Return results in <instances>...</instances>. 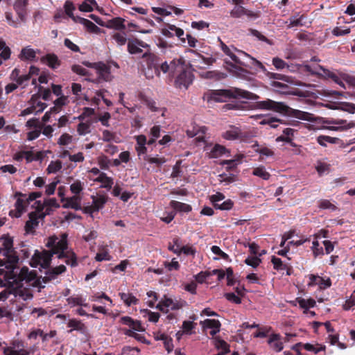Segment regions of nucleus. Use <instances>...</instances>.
<instances>
[{
    "label": "nucleus",
    "mask_w": 355,
    "mask_h": 355,
    "mask_svg": "<svg viewBox=\"0 0 355 355\" xmlns=\"http://www.w3.org/2000/svg\"><path fill=\"white\" fill-rule=\"evenodd\" d=\"M0 300H6L10 294H15L25 284L35 285L37 282V272L30 271L24 266L19 268L17 263H10L5 257L0 258Z\"/></svg>",
    "instance_id": "1"
},
{
    "label": "nucleus",
    "mask_w": 355,
    "mask_h": 355,
    "mask_svg": "<svg viewBox=\"0 0 355 355\" xmlns=\"http://www.w3.org/2000/svg\"><path fill=\"white\" fill-rule=\"evenodd\" d=\"M46 247L49 248L53 254L59 259H65L66 264L75 267L78 266L77 256L73 250L69 248L68 234L62 233L60 236H50L47 239Z\"/></svg>",
    "instance_id": "2"
},
{
    "label": "nucleus",
    "mask_w": 355,
    "mask_h": 355,
    "mask_svg": "<svg viewBox=\"0 0 355 355\" xmlns=\"http://www.w3.org/2000/svg\"><path fill=\"white\" fill-rule=\"evenodd\" d=\"M256 107L260 110H272L278 113L288 114L293 117L311 121L313 120V114L309 112L289 107L282 102H276L271 99L256 102Z\"/></svg>",
    "instance_id": "3"
},
{
    "label": "nucleus",
    "mask_w": 355,
    "mask_h": 355,
    "mask_svg": "<svg viewBox=\"0 0 355 355\" xmlns=\"http://www.w3.org/2000/svg\"><path fill=\"white\" fill-rule=\"evenodd\" d=\"M230 98H243L250 100H257L259 98L255 94L239 88L233 89H217L210 92L209 98L216 102H224Z\"/></svg>",
    "instance_id": "4"
},
{
    "label": "nucleus",
    "mask_w": 355,
    "mask_h": 355,
    "mask_svg": "<svg viewBox=\"0 0 355 355\" xmlns=\"http://www.w3.org/2000/svg\"><path fill=\"white\" fill-rule=\"evenodd\" d=\"M0 240L2 241V247L0 248V255L5 257L6 259L11 264L18 263L19 256L13 248V239L8 234H3Z\"/></svg>",
    "instance_id": "5"
},
{
    "label": "nucleus",
    "mask_w": 355,
    "mask_h": 355,
    "mask_svg": "<svg viewBox=\"0 0 355 355\" xmlns=\"http://www.w3.org/2000/svg\"><path fill=\"white\" fill-rule=\"evenodd\" d=\"M53 255L50 250H43L41 252L35 250L32 257L31 265L33 267H37L40 265L44 269L49 268Z\"/></svg>",
    "instance_id": "6"
},
{
    "label": "nucleus",
    "mask_w": 355,
    "mask_h": 355,
    "mask_svg": "<svg viewBox=\"0 0 355 355\" xmlns=\"http://www.w3.org/2000/svg\"><path fill=\"white\" fill-rule=\"evenodd\" d=\"M185 64V60L183 58H174L169 63L167 61H164L161 66V71L164 73H168L172 76H175L180 71L183 70Z\"/></svg>",
    "instance_id": "7"
},
{
    "label": "nucleus",
    "mask_w": 355,
    "mask_h": 355,
    "mask_svg": "<svg viewBox=\"0 0 355 355\" xmlns=\"http://www.w3.org/2000/svg\"><path fill=\"white\" fill-rule=\"evenodd\" d=\"M142 58L144 59L148 69L153 70L154 73L157 76H159L162 71L161 66L164 61L156 54L150 52L144 53L142 55Z\"/></svg>",
    "instance_id": "8"
},
{
    "label": "nucleus",
    "mask_w": 355,
    "mask_h": 355,
    "mask_svg": "<svg viewBox=\"0 0 355 355\" xmlns=\"http://www.w3.org/2000/svg\"><path fill=\"white\" fill-rule=\"evenodd\" d=\"M223 53L228 55L236 64L230 63L229 65L232 68V71L237 75H242L246 72L241 66L248 67V65L241 60V58L235 55L229 46H225Z\"/></svg>",
    "instance_id": "9"
},
{
    "label": "nucleus",
    "mask_w": 355,
    "mask_h": 355,
    "mask_svg": "<svg viewBox=\"0 0 355 355\" xmlns=\"http://www.w3.org/2000/svg\"><path fill=\"white\" fill-rule=\"evenodd\" d=\"M304 70L306 72H309L311 74L318 75L320 74L321 71H323L327 76H328L331 79H332L335 83L338 84L343 87H345L344 83L340 79V78L334 73L331 72L328 70H326L322 66L317 64L314 67H311L309 64L304 65Z\"/></svg>",
    "instance_id": "10"
},
{
    "label": "nucleus",
    "mask_w": 355,
    "mask_h": 355,
    "mask_svg": "<svg viewBox=\"0 0 355 355\" xmlns=\"http://www.w3.org/2000/svg\"><path fill=\"white\" fill-rule=\"evenodd\" d=\"M175 78V85L178 87H184L188 88L189 85L192 83L193 81V74L191 72L190 69L185 64L182 71H180L178 74H176Z\"/></svg>",
    "instance_id": "11"
},
{
    "label": "nucleus",
    "mask_w": 355,
    "mask_h": 355,
    "mask_svg": "<svg viewBox=\"0 0 355 355\" xmlns=\"http://www.w3.org/2000/svg\"><path fill=\"white\" fill-rule=\"evenodd\" d=\"M12 346L6 347L3 349V355H29L30 352L24 349V343L19 340H15Z\"/></svg>",
    "instance_id": "12"
},
{
    "label": "nucleus",
    "mask_w": 355,
    "mask_h": 355,
    "mask_svg": "<svg viewBox=\"0 0 355 355\" xmlns=\"http://www.w3.org/2000/svg\"><path fill=\"white\" fill-rule=\"evenodd\" d=\"M45 275L42 277V282L45 284L56 279L58 276L67 270L64 265H60L53 268H46Z\"/></svg>",
    "instance_id": "13"
},
{
    "label": "nucleus",
    "mask_w": 355,
    "mask_h": 355,
    "mask_svg": "<svg viewBox=\"0 0 355 355\" xmlns=\"http://www.w3.org/2000/svg\"><path fill=\"white\" fill-rule=\"evenodd\" d=\"M96 70L98 73V80L95 81L88 78L87 80L92 81L93 83H97L100 82L101 80L109 81L110 80L111 71L110 66L102 62H98V65L97 66Z\"/></svg>",
    "instance_id": "14"
},
{
    "label": "nucleus",
    "mask_w": 355,
    "mask_h": 355,
    "mask_svg": "<svg viewBox=\"0 0 355 355\" xmlns=\"http://www.w3.org/2000/svg\"><path fill=\"white\" fill-rule=\"evenodd\" d=\"M26 194H24L19 191H17L14 194V197L17 198V200L15 204L16 211L14 214V216L16 218H19L22 213L25 211L26 207L29 205L27 203L26 199H22L21 197H25Z\"/></svg>",
    "instance_id": "15"
},
{
    "label": "nucleus",
    "mask_w": 355,
    "mask_h": 355,
    "mask_svg": "<svg viewBox=\"0 0 355 355\" xmlns=\"http://www.w3.org/2000/svg\"><path fill=\"white\" fill-rule=\"evenodd\" d=\"M223 137L227 140H243L246 136L245 133L243 132L241 130L235 126H232L223 134Z\"/></svg>",
    "instance_id": "16"
},
{
    "label": "nucleus",
    "mask_w": 355,
    "mask_h": 355,
    "mask_svg": "<svg viewBox=\"0 0 355 355\" xmlns=\"http://www.w3.org/2000/svg\"><path fill=\"white\" fill-rule=\"evenodd\" d=\"M42 63L46 64L52 69H56L61 65V60L55 53H47L40 58Z\"/></svg>",
    "instance_id": "17"
},
{
    "label": "nucleus",
    "mask_w": 355,
    "mask_h": 355,
    "mask_svg": "<svg viewBox=\"0 0 355 355\" xmlns=\"http://www.w3.org/2000/svg\"><path fill=\"white\" fill-rule=\"evenodd\" d=\"M324 123L328 125H336V126L332 125L329 126L328 129L331 130H338L340 129H348L352 127H354V124L353 123H347L346 120L343 119H327L324 122Z\"/></svg>",
    "instance_id": "18"
},
{
    "label": "nucleus",
    "mask_w": 355,
    "mask_h": 355,
    "mask_svg": "<svg viewBox=\"0 0 355 355\" xmlns=\"http://www.w3.org/2000/svg\"><path fill=\"white\" fill-rule=\"evenodd\" d=\"M309 279L310 282L308 284L309 286L318 285L320 289H325L331 286V281L329 278L324 279L318 275H310Z\"/></svg>",
    "instance_id": "19"
},
{
    "label": "nucleus",
    "mask_w": 355,
    "mask_h": 355,
    "mask_svg": "<svg viewBox=\"0 0 355 355\" xmlns=\"http://www.w3.org/2000/svg\"><path fill=\"white\" fill-rule=\"evenodd\" d=\"M62 202H65L63 204L62 207L65 209H73L75 210L82 209L80 205L81 198L79 196H73L70 198H61Z\"/></svg>",
    "instance_id": "20"
},
{
    "label": "nucleus",
    "mask_w": 355,
    "mask_h": 355,
    "mask_svg": "<svg viewBox=\"0 0 355 355\" xmlns=\"http://www.w3.org/2000/svg\"><path fill=\"white\" fill-rule=\"evenodd\" d=\"M27 0H15L14 9L21 21H25L26 17Z\"/></svg>",
    "instance_id": "21"
},
{
    "label": "nucleus",
    "mask_w": 355,
    "mask_h": 355,
    "mask_svg": "<svg viewBox=\"0 0 355 355\" xmlns=\"http://www.w3.org/2000/svg\"><path fill=\"white\" fill-rule=\"evenodd\" d=\"M67 327L70 328L68 333H71L73 331H79L81 334H85L87 327L80 320L76 318L69 319L67 323Z\"/></svg>",
    "instance_id": "22"
},
{
    "label": "nucleus",
    "mask_w": 355,
    "mask_h": 355,
    "mask_svg": "<svg viewBox=\"0 0 355 355\" xmlns=\"http://www.w3.org/2000/svg\"><path fill=\"white\" fill-rule=\"evenodd\" d=\"M120 322L125 325L129 326L132 330L137 331H144L141 326V323L139 320H134L130 316H123L120 319Z\"/></svg>",
    "instance_id": "23"
},
{
    "label": "nucleus",
    "mask_w": 355,
    "mask_h": 355,
    "mask_svg": "<svg viewBox=\"0 0 355 355\" xmlns=\"http://www.w3.org/2000/svg\"><path fill=\"white\" fill-rule=\"evenodd\" d=\"M268 343L270 347L277 352H279L283 349V343L281 340V336L279 334H272L270 336Z\"/></svg>",
    "instance_id": "24"
},
{
    "label": "nucleus",
    "mask_w": 355,
    "mask_h": 355,
    "mask_svg": "<svg viewBox=\"0 0 355 355\" xmlns=\"http://www.w3.org/2000/svg\"><path fill=\"white\" fill-rule=\"evenodd\" d=\"M29 220L26 222L25 230L27 233L31 232L38 225V216L37 214L32 211L29 214Z\"/></svg>",
    "instance_id": "25"
},
{
    "label": "nucleus",
    "mask_w": 355,
    "mask_h": 355,
    "mask_svg": "<svg viewBox=\"0 0 355 355\" xmlns=\"http://www.w3.org/2000/svg\"><path fill=\"white\" fill-rule=\"evenodd\" d=\"M95 182L101 183V187L108 190L112 188L114 184L113 179L110 177H108L105 173H101L99 174V175L95 179Z\"/></svg>",
    "instance_id": "26"
},
{
    "label": "nucleus",
    "mask_w": 355,
    "mask_h": 355,
    "mask_svg": "<svg viewBox=\"0 0 355 355\" xmlns=\"http://www.w3.org/2000/svg\"><path fill=\"white\" fill-rule=\"evenodd\" d=\"M124 19L121 17H114L112 19H109L105 23V27L109 28H114L116 30L125 29Z\"/></svg>",
    "instance_id": "27"
},
{
    "label": "nucleus",
    "mask_w": 355,
    "mask_h": 355,
    "mask_svg": "<svg viewBox=\"0 0 355 355\" xmlns=\"http://www.w3.org/2000/svg\"><path fill=\"white\" fill-rule=\"evenodd\" d=\"M36 58V52L34 49L26 46L23 48L19 55V58L21 60L33 61Z\"/></svg>",
    "instance_id": "28"
},
{
    "label": "nucleus",
    "mask_w": 355,
    "mask_h": 355,
    "mask_svg": "<svg viewBox=\"0 0 355 355\" xmlns=\"http://www.w3.org/2000/svg\"><path fill=\"white\" fill-rule=\"evenodd\" d=\"M170 206L175 211L180 212L189 213L192 210V207L190 205L176 200H171L170 202Z\"/></svg>",
    "instance_id": "29"
},
{
    "label": "nucleus",
    "mask_w": 355,
    "mask_h": 355,
    "mask_svg": "<svg viewBox=\"0 0 355 355\" xmlns=\"http://www.w3.org/2000/svg\"><path fill=\"white\" fill-rule=\"evenodd\" d=\"M92 205L96 211L103 209L107 202L108 197L105 195H99L98 196H92Z\"/></svg>",
    "instance_id": "30"
},
{
    "label": "nucleus",
    "mask_w": 355,
    "mask_h": 355,
    "mask_svg": "<svg viewBox=\"0 0 355 355\" xmlns=\"http://www.w3.org/2000/svg\"><path fill=\"white\" fill-rule=\"evenodd\" d=\"M76 20L78 21L77 23H80L84 25L87 30L90 33H96L99 31V28L89 19H85L83 17H78Z\"/></svg>",
    "instance_id": "31"
},
{
    "label": "nucleus",
    "mask_w": 355,
    "mask_h": 355,
    "mask_svg": "<svg viewBox=\"0 0 355 355\" xmlns=\"http://www.w3.org/2000/svg\"><path fill=\"white\" fill-rule=\"evenodd\" d=\"M119 296L128 306H130L132 304H137L139 302V300L132 293H120Z\"/></svg>",
    "instance_id": "32"
},
{
    "label": "nucleus",
    "mask_w": 355,
    "mask_h": 355,
    "mask_svg": "<svg viewBox=\"0 0 355 355\" xmlns=\"http://www.w3.org/2000/svg\"><path fill=\"white\" fill-rule=\"evenodd\" d=\"M272 62L277 70H282L286 68L290 71H295V69L291 68L293 67L292 66L288 65L285 61L278 57L273 58Z\"/></svg>",
    "instance_id": "33"
},
{
    "label": "nucleus",
    "mask_w": 355,
    "mask_h": 355,
    "mask_svg": "<svg viewBox=\"0 0 355 355\" xmlns=\"http://www.w3.org/2000/svg\"><path fill=\"white\" fill-rule=\"evenodd\" d=\"M200 324L203 328L207 329H220V322L218 320L214 319H206L204 321L200 322Z\"/></svg>",
    "instance_id": "34"
},
{
    "label": "nucleus",
    "mask_w": 355,
    "mask_h": 355,
    "mask_svg": "<svg viewBox=\"0 0 355 355\" xmlns=\"http://www.w3.org/2000/svg\"><path fill=\"white\" fill-rule=\"evenodd\" d=\"M226 153L230 154L229 150H227L225 146H221L220 144H216L211 151V155L212 157H218Z\"/></svg>",
    "instance_id": "35"
},
{
    "label": "nucleus",
    "mask_w": 355,
    "mask_h": 355,
    "mask_svg": "<svg viewBox=\"0 0 355 355\" xmlns=\"http://www.w3.org/2000/svg\"><path fill=\"white\" fill-rule=\"evenodd\" d=\"M144 159L148 162L149 164H155L157 167H160L163 164L166 162V159L164 157H153L146 155Z\"/></svg>",
    "instance_id": "36"
},
{
    "label": "nucleus",
    "mask_w": 355,
    "mask_h": 355,
    "mask_svg": "<svg viewBox=\"0 0 355 355\" xmlns=\"http://www.w3.org/2000/svg\"><path fill=\"white\" fill-rule=\"evenodd\" d=\"M10 49L6 46L3 40H0V57L4 60H8L10 57Z\"/></svg>",
    "instance_id": "37"
},
{
    "label": "nucleus",
    "mask_w": 355,
    "mask_h": 355,
    "mask_svg": "<svg viewBox=\"0 0 355 355\" xmlns=\"http://www.w3.org/2000/svg\"><path fill=\"white\" fill-rule=\"evenodd\" d=\"M64 12H65L66 15L69 17L71 18L73 21L77 23L78 21L76 19H78V17H76L73 15V11L75 10V7H74L73 3L70 1H67L64 3Z\"/></svg>",
    "instance_id": "38"
},
{
    "label": "nucleus",
    "mask_w": 355,
    "mask_h": 355,
    "mask_svg": "<svg viewBox=\"0 0 355 355\" xmlns=\"http://www.w3.org/2000/svg\"><path fill=\"white\" fill-rule=\"evenodd\" d=\"M252 174L265 180H268L270 177V174L268 171H266L264 166H259L254 168Z\"/></svg>",
    "instance_id": "39"
},
{
    "label": "nucleus",
    "mask_w": 355,
    "mask_h": 355,
    "mask_svg": "<svg viewBox=\"0 0 355 355\" xmlns=\"http://www.w3.org/2000/svg\"><path fill=\"white\" fill-rule=\"evenodd\" d=\"M303 348L306 351L312 352L316 354H318L320 352L325 351L326 347L324 345H321L319 344H316L315 345H314L311 343H305L303 345Z\"/></svg>",
    "instance_id": "40"
},
{
    "label": "nucleus",
    "mask_w": 355,
    "mask_h": 355,
    "mask_svg": "<svg viewBox=\"0 0 355 355\" xmlns=\"http://www.w3.org/2000/svg\"><path fill=\"white\" fill-rule=\"evenodd\" d=\"M103 141L105 142L114 141L116 143L119 142V138L116 137V134L110 132L108 130H104L103 131Z\"/></svg>",
    "instance_id": "41"
},
{
    "label": "nucleus",
    "mask_w": 355,
    "mask_h": 355,
    "mask_svg": "<svg viewBox=\"0 0 355 355\" xmlns=\"http://www.w3.org/2000/svg\"><path fill=\"white\" fill-rule=\"evenodd\" d=\"M298 304L302 309L307 310L309 308L314 307L315 306L316 302L312 298L308 300L300 298L298 299Z\"/></svg>",
    "instance_id": "42"
},
{
    "label": "nucleus",
    "mask_w": 355,
    "mask_h": 355,
    "mask_svg": "<svg viewBox=\"0 0 355 355\" xmlns=\"http://www.w3.org/2000/svg\"><path fill=\"white\" fill-rule=\"evenodd\" d=\"M144 103L150 109L152 112H158L159 110H162L163 112L162 114V116L164 115V112H166V108H159L156 106V103L155 101L150 98H145Z\"/></svg>",
    "instance_id": "43"
},
{
    "label": "nucleus",
    "mask_w": 355,
    "mask_h": 355,
    "mask_svg": "<svg viewBox=\"0 0 355 355\" xmlns=\"http://www.w3.org/2000/svg\"><path fill=\"white\" fill-rule=\"evenodd\" d=\"M67 300L68 304L71 306H87V304L83 303L85 300L83 299V297L80 296H76V297L71 296V297H69V298H67Z\"/></svg>",
    "instance_id": "44"
},
{
    "label": "nucleus",
    "mask_w": 355,
    "mask_h": 355,
    "mask_svg": "<svg viewBox=\"0 0 355 355\" xmlns=\"http://www.w3.org/2000/svg\"><path fill=\"white\" fill-rule=\"evenodd\" d=\"M237 52L240 55L250 58L252 62V64H254L255 67L259 68L263 72L266 73L267 71L266 67L259 60H257L256 59L250 57L248 53H246L245 52H244L243 51L237 50Z\"/></svg>",
    "instance_id": "45"
},
{
    "label": "nucleus",
    "mask_w": 355,
    "mask_h": 355,
    "mask_svg": "<svg viewBox=\"0 0 355 355\" xmlns=\"http://www.w3.org/2000/svg\"><path fill=\"white\" fill-rule=\"evenodd\" d=\"M215 346L217 349L222 350V354L230 352V345L223 340L216 338Z\"/></svg>",
    "instance_id": "46"
},
{
    "label": "nucleus",
    "mask_w": 355,
    "mask_h": 355,
    "mask_svg": "<svg viewBox=\"0 0 355 355\" xmlns=\"http://www.w3.org/2000/svg\"><path fill=\"white\" fill-rule=\"evenodd\" d=\"M281 122L280 119H278L276 117H267L263 119L261 122L260 124L261 125H268L271 128H275L278 126V123Z\"/></svg>",
    "instance_id": "47"
},
{
    "label": "nucleus",
    "mask_w": 355,
    "mask_h": 355,
    "mask_svg": "<svg viewBox=\"0 0 355 355\" xmlns=\"http://www.w3.org/2000/svg\"><path fill=\"white\" fill-rule=\"evenodd\" d=\"M304 18V15H302L300 17H297V16L292 15L289 18V24L288 25V28L294 27V26H302V20Z\"/></svg>",
    "instance_id": "48"
},
{
    "label": "nucleus",
    "mask_w": 355,
    "mask_h": 355,
    "mask_svg": "<svg viewBox=\"0 0 355 355\" xmlns=\"http://www.w3.org/2000/svg\"><path fill=\"white\" fill-rule=\"evenodd\" d=\"M338 140V138L324 135L319 136L317 139L318 144L322 146H325L327 142L331 144H336Z\"/></svg>",
    "instance_id": "49"
},
{
    "label": "nucleus",
    "mask_w": 355,
    "mask_h": 355,
    "mask_svg": "<svg viewBox=\"0 0 355 355\" xmlns=\"http://www.w3.org/2000/svg\"><path fill=\"white\" fill-rule=\"evenodd\" d=\"M127 47L128 51L130 54H139L143 51L142 49L139 48L132 40H128Z\"/></svg>",
    "instance_id": "50"
},
{
    "label": "nucleus",
    "mask_w": 355,
    "mask_h": 355,
    "mask_svg": "<svg viewBox=\"0 0 355 355\" xmlns=\"http://www.w3.org/2000/svg\"><path fill=\"white\" fill-rule=\"evenodd\" d=\"M271 262L273 264L274 269L277 270H285L286 268H287V264H284L280 258L276 257L275 256L272 257Z\"/></svg>",
    "instance_id": "51"
},
{
    "label": "nucleus",
    "mask_w": 355,
    "mask_h": 355,
    "mask_svg": "<svg viewBox=\"0 0 355 355\" xmlns=\"http://www.w3.org/2000/svg\"><path fill=\"white\" fill-rule=\"evenodd\" d=\"M168 28L171 30V31L175 32V35L180 39V40L184 43L186 41V38L183 37L184 35V30L175 26L173 24H168Z\"/></svg>",
    "instance_id": "52"
},
{
    "label": "nucleus",
    "mask_w": 355,
    "mask_h": 355,
    "mask_svg": "<svg viewBox=\"0 0 355 355\" xmlns=\"http://www.w3.org/2000/svg\"><path fill=\"white\" fill-rule=\"evenodd\" d=\"M77 132L80 135L90 132V123H80L77 126Z\"/></svg>",
    "instance_id": "53"
},
{
    "label": "nucleus",
    "mask_w": 355,
    "mask_h": 355,
    "mask_svg": "<svg viewBox=\"0 0 355 355\" xmlns=\"http://www.w3.org/2000/svg\"><path fill=\"white\" fill-rule=\"evenodd\" d=\"M71 71L73 73H76V74H78L80 76H89V72L88 70L83 67L82 66L79 64H73L71 67Z\"/></svg>",
    "instance_id": "54"
},
{
    "label": "nucleus",
    "mask_w": 355,
    "mask_h": 355,
    "mask_svg": "<svg viewBox=\"0 0 355 355\" xmlns=\"http://www.w3.org/2000/svg\"><path fill=\"white\" fill-rule=\"evenodd\" d=\"M245 8L241 6H235L230 12V15L234 18H239L244 15Z\"/></svg>",
    "instance_id": "55"
},
{
    "label": "nucleus",
    "mask_w": 355,
    "mask_h": 355,
    "mask_svg": "<svg viewBox=\"0 0 355 355\" xmlns=\"http://www.w3.org/2000/svg\"><path fill=\"white\" fill-rule=\"evenodd\" d=\"M261 262V260L258 256L248 257L245 260V263L252 268H257Z\"/></svg>",
    "instance_id": "56"
},
{
    "label": "nucleus",
    "mask_w": 355,
    "mask_h": 355,
    "mask_svg": "<svg viewBox=\"0 0 355 355\" xmlns=\"http://www.w3.org/2000/svg\"><path fill=\"white\" fill-rule=\"evenodd\" d=\"M164 266L168 271L178 270L180 267L179 262L176 261L175 258H173L171 262L164 261Z\"/></svg>",
    "instance_id": "57"
},
{
    "label": "nucleus",
    "mask_w": 355,
    "mask_h": 355,
    "mask_svg": "<svg viewBox=\"0 0 355 355\" xmlns=\"http://www.w3.org/2000/svg\"><path fill=\"white\" fill-rule=\"evenodd\" d=\"M83 189V186L80 180H76L70 186L71 191L78 196Z\"/></svg>",
    "instance_id": "58"
},
{
    "label": "nucleus",
    "mask_w": 355,
    "mask_h": 355,
    "mask_svg": "<svg viewBox=\"0 0 355 355\" xmlns=\"http://www.w3.org/2000/svg\"><path fill=\"white\" fill-rule=\"evenodd\" d=\"M112 38L120 46L124 45L127 42L126 35L125 33H116L112 35Z\"/></svg>",
    "instance_id": "59"
},
{
    "label": "nucleus",
    "mask_w": 355,
    "mask_h": 355,
    "mask_svg": "<svg viewBox=\"0 0 355 355\" xmlns=\"http://www.w3.org/2000/svg\"><path fill=\"white\" fill-rule=\"evenodd\" d=\"M110 163V160L106 155H101L98 158V164L100 166V168L103 170H107L109 168V165Z\"/></svg>",
    "instance_id": "60"
},
{
    "label": "nucleus",
    "mask_w": 355,
    "mask_h": 355,
    "mask_svg": "<svg viewBox=\"0 0 355 355\" xmlns=\"http://www.w3.org/2000/svg\"><path fill=\"white\" fill-rule=\"evenodd\" d=\"M62 168L60 161L51 162L47 167L49 173H55Z\"/></svg>",
    "instance_id": "61"
},
{
    "label": "nucleus",
    "mask_w": 355,
    "mask_h": 355,
    "mask_svg": "<svg viewBox=\"0 0 355 355\" xmlns=\"http://www.w3.org/2000/svg\"><path fill=\"white\" fill-rule=\"evenodd\" d=\"M311 249L315 257L322 255L324 254L323 248L322 247L320 246L318 241H313Z\"/></svg>",
    "instance_id": "62"
},
{
    "label": "nucleus",
    "mask_w": 355,
    "mask_h": 355,
    "mask_svg": "<svg viewBox=\"0 0 355 355\" xmlns=\"http://www.w3.org/2000/svg\"><path fill=\"white\" fill-rule=\"evenodd\" d=\"M233 205V201L230 199H228L222 203H216L215 208L219 209L220 210H230L232 208Z\"/></svg>",
    "instance_id": "63"
},
{
    "label": "nucleus",
    "mask_w": 355,
    "mask_h": 355,
    "mask_svg": "<svg viewBox=\"0 0 355 355\" xmlns=\"http://www.w3.org/2000/svg\"><path fill=\"white\" fill-rule=\"evenodd\" d=\"M72 141V136L68 133H63L58 139V144L60 146H66Z\"/></svg>",
    "instance_id": "64"
}]
</instances>
